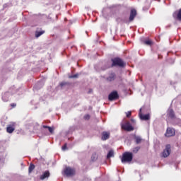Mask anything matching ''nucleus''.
<instances>
[{
	"instance_id": "nucleus-5",
	"label": "nucleus",
	"mask_w": 181,
	"mask_h": 181,
	"mask_svg": "<svg viewBox=\"0 0 181 181\" xmlns=\"http://www.w3.org/2000/svg\"><path fill=\"white\" fill-rule=\"evenodd\" d=\"M175 129L170 128V127H168L165 136H168L169 138L170 136H175Z\"/></svg>"
},
{
	"instance_id": "nucleus-21",
	"label": "nucleus",
	"mask_w": 181,
	"mask_h": 181,
	"mask_svg": "<svg viewBox=\"0 0 181 181\" xmlns=\"http://www.w3.org/2000/svg\"><path fill=\"white\" fill-rule=\"evenodd\" d=\"M35 169V165L30 164L28 168L29 173L32 172Z\"/></svg>"
},
{
	"instance_id": "nucleus-30",
	"label": "nucleus",
	"mask_w": 181,
	"mask_h": 181,
	"mask_svg": "<svg viewBox=\"0 0 181 181\" xmlns=\"http://www.w3.org/2000/svg\"><path fill=\"white\" fill-rule=\"evenodd\" d=\"M131 121H132V122H135V120L133 119H132Z\"/></svg>"
},
{
	"instance_id": "nucleus-19",
	"label": "nucleus",
	"mask_w": 181,
	"mask_h": 181,
	"mask_svg": "<svg viewBox=\"0 0 181 181\" xmlns=\"http://www.w3.org/2000/svg\"><path fill=\"white\" fill-rule=\"evenodd\" d=\"M13 131H15V128L11 127V126L7 127L6 132L8 134H12L13 132Z\"/></svg>"
},
{
	"instance_id": "nucleus-6",
	"label": "nucleus",
	"mask_w": 181,
	"mask_h": 181,
	"mask_svg": "<svg viewBox=\"0 0 181 181\" xmlns=\"http://www.w3.org/2000/svg\"><path fill=\"white\" fill-rule=\"evenodd\" d=\"M167 117L168 118H170L171 119H174V118H176V115L175 114V111H173V109L169 108L167 111Z\"/></svg>"
},
{
	"instance_id": "nucleus-11",
	"label": "nucleus",
	"mask_w": 181,
	"mask_h": 181,
	"mask_svg": "<svg viewBox=\"0 0 181 181\" xmlns=\"http://www.w3.org/2000/svg\"><path fill=\"white\" fill-rule=\"evenodd\" d=\"M50 176V173L49 171H45L42 175L40 177V180H45V179H47Z\"/></svg>"
},
{
	"instance_id": "nucleus-14",
	"label": "nucleus",
	"mask_w": 181,
	"mask_h": 181,
	"mask_svg": "<svg viewBox=\"0 0 181 181\" xmlns=\"http://www.w3.org/2000/svg\"><path fill=\"white\" fill-rule=\"evenodd\" d=\"M116 78V75L115 73H112L109 75V76L107 78V81H114Z\"/></svg>"
},
{
	"instance_id": "nucleus-15",
	"label": "nucleus",
	"mask_w": 181,
	"mask_h": 181,
	"mask_svg": "<svg viewBox=\"0 0 181 181\" xmlns=\"http://www.w3.org/2000/svg\"><path fill=\"white\" fill-rule=\"evenodd\" d=\"M135 143L136 145H139L142 142V138L139 136L134 135Z\"/></svg>"
},
{
	"instance_id": "nucleus-25",
	"label": "nucleus",
	"mask_w": 181,
	"mask_h": 181,
	"mask_svg": "<svg viewBox=\"0 0 181 181\" xmlns=\"http://www.w3.org/2000/svg\"><path fill=\"white\" fill-rule=\"evenodd\" d=\"M62 151H66V149H67V144H65L62 148Z\"/></svg>"
},
{
	"instance_id": "nucleus-12",
	"label": "nucleus",
	"mask_w": 181,
	"mask_h": 181,
	"mask_svg": "<svg viewBox=\"0 0 181 181\" xmlns=\"http://www.w3.org/2000/svg\"><path fill=\"white\" fill-rule=\"evenodd\" d=\"M110 138V132H103L102 133V141H107Z\"/></svg>"
},
{
	"instance_id": "nucleus-18",
	"label": "nucleus",
	"mask_w": 181,
	"mask_h": 181,
	"mask_svg": "<svg viewBox=\"0 0 181 181\" xmlns=\"http://www.w3.org/2000/svg\"><path fill=\"white\" fill-rule=\"evenodd\" d=\"M142 43H144V45H146L147 46H151V45L153 44L151 40H141Z\"/></svg>"
},
{
	"instance_id": "nucleus-9",
	"label": "nucleus",
	"mask_w": 181,
	"mask_h": 181,
	"mask_svg": "<svg viewBox=\"0 0 181 181\" xmlns=\"http://www.w3.org/2000/svg\"><path fill=\"white\" fill-rule=\"evenodd\" d=\"M64 173L66 176H73V175H74V170H73L70 167H68L65 169Z\"/></svg>"
},
{
	"instance_id": "nucleus-24",
	"label": "nucleus",
	"mask_w": 181,
	"mask_h": 181,
	"mask_svg": "<svg viewBox=\"0 0 181 181\" xmlns=\"http://www.w3.org/2000/svg\"><path fill=\"white\" fill-rule=\"evenodd\" d=\"M77 77H78V74H74L73 76H70L69 78H77Z\"/></svg>"
},
{
	"instance_id": "nucleus-16",
	"label": "nucleus",
	"mask_w": 181,
	"mask_h": 181,
	"mask_svg": "<svg viewBox=\"0 0 181 181\" xmlns=\"http://www.w3.org/2000/svg\"><path fill=\"white\" fill-rule=\"evenodd\" d=\"M43 128L47 129L50 134H54V127H50L49 126H43Z\"/></svg>"
},
{
	"instance_id": "nucleus-1",
	"label": "nucleus",
	"mask_w": 181,
	"mask_h": 181,
	"mask_svg": "<svg viewBox=\"0 0 181 181\" xmlns=\"http://www.w3.org/2000/svg\"><path fill=\"white\" fill-rule=\"evenodd\" d=\"M132 159H134V154L131 152H124L122 157V163H129L132 162Z\"/></svg>"
},
{
	"instance_id": "nucleus-27",
	"label": "nucleus",
	"mask_w": 181,
	"mask_h": 181,
	"mask_svg": "<svg viewBox=\"0 0 181 181\" xmlns=\"http://www.w3.org/2000/svg\"><path fill=\"white\" fill-rule=\"evenodd\" d=\"M127 118H129V117H131V112H128V113L127 114Z\"/></svg>"
},
{
	"instance_id": "nucleus-3",
	"label": "nucleus",
	"mask_w": 181,
	"mask_h": 181,
	"mask_svg": "<svg viewBox=\"0 0 181 181\" xmlns=\"http://www.w3.org/2000/svg\"><path fill=\"white\" fill-rule=\"evenodd\" d=\"M122 129L131 132V131H134V127L131 125L129 122L126 121L124 124H122Z\"/></svg>"
},
{
	"instance_id": "nucleus-8",
	"label": "nucleus",
	"mask_w": 181,
	"mask_h": 181,
	"mask_svg": "<svg viewBox=\"0 0 181 181\" xmlns=\"http://www.w3.org/2000/svg\"><path fill=\"white\" fill-rule=\"evenodd\" d=\"M139 115L141 118V119H143L144 121H148L151 117L149 116V114L147 115H142V108L140 109Z\"/></svg>"
},
{
	"instance_id": "nucleus-29",
	"label": "nucleus",
	"mask_w": 181,
	"mask_h": 181,
	"mask_svg": "<svg viewBox=\"0 0 181 181\" xmlns=\"http://www.w3.org/2000/svg\"><path fill=\"white\" fill-rule=\"evenodd\" d=\"M11 107H16V104L15 103L11 104Z\"/></svg>"
},
{
	"instance_id": "nucleus-2",
	"label": "nucleus",
	"mask_w": 181,
	"mask_h": 181,
	"mask_svg": "<svg viewBox=\"0 0 181 181\" xmlns=\"http://www.w3.org/2000/svg\"><path fill=\"white\" fill-rule=\"evenodd\" d=\"M112 67H114V66H119V67H124L125 66V63L122 59L119 58H115L114 59H112Z\"/></svg>"
},
{
	"instance_id": "nucleus-23",
	"label": "nucleus",
	"mask_w": 181,
	"mask_h": 181,
	"mask_svg": "<svg viewBox=\"0 0 181 181\" xmlns=\"http://www.w3.org/2000/svg\"><path fill=\"white\" fill-rule=\"evenodd\" d=\"M141 149V147L139 146H137V147H135L133 148V152L134 153H138V151Z\"/></svg>"
},
{
	"instance_id": "nucleus-17",
	"label": "nucleus",
	"mask_w": 181,
	"mask_h": 181,
	"mask_svg": "<svg viewBox=\"0 0 181 181\" xmlns=\"http://www.w3.org/2000/svg\"><path fill=\"white\" fill-rule=\"evenodd\" d=\"M110 158H114V151L113 150H110L107 155V159H110Z\"/></svg>"
},
{
	"instance_id": "nucleus-13",
	"label": "nucleus",
	"mask_w": 181,
	"mask_h": 181,
	"mask_svg": "<svg viewBox=\"0 0 181 181\" xmlns=\"http://www.w3.org/2000/svg\"><path fill=\"white\" fill-rule=\"evenodd\" d=\"M59 86L62 88L64 87H70L71 86V83L63 81L59 83Z\"/></svg>"
},
{
	"instance_id": "nucleus-4",
	"label": "nucleus",
	"mask_w": 181,
	"mask_h": 181,
	"mask_svg": "<svg viewBox=\"0 0 181 181\" xmlns=\"http://www.w3.org/2000/svg\"><path fill=\"white\" fill-rule=\"evenodd\" d=\"M170 144H167L165 146V149L162 153L163 158H168L170 155Z\"/></svg>"
},
{
	"instance_id": "nucleus-31",
	"label": "nucleus",
	"mask_w": 181,
	"mask_h": 181,
	"mask_svg": "<svg viewBox=\"0 0 181 181\" xmlns=\"http://www.w3.org/2000/svg\"><path fill=\"white\" fill-rule=\"evenodd\" d=\"M12 127H15V123H12Z\"/></svg>"
},
{
	"instance_id": "nucleus-10",
	"label": "nucleus",
	"mask_w": 181,
	"mask_h": 181,
	"mask_svg": "<svg viewBox=\"0 0 181 181\" xmlns=\"http://www.w3.org/2000/svg\"><path fill=\"white\" fill-rule=\"evenodd\" d=\"M136 16V10L132 9L130 12L129 21L132 22V21L135 19Z\"/></svg>"
},
{
	"instance_id": "nucleus-28",
	"label": "nucleus",
	"mask_w": 181,
	"mask_h": 181,
	"mask_svg": "<svg viewBox=\"0 0 181 181\" xmlns=\"http://www.w3.org/2000/svg\"><path fill=\"white\" fill-rule=\"evenodd\" d=\"M109 68H110V66H105V68H103L102 70H107V69H109Z\"/></svg>"
},
{
	"instance_id": "nucleus-7",
	"label": "nucleus",
	"mask_w": 181,
	"mask_h": 181,
	"mask_svg": "<svg viewBox=\"0 0 181 181\" xmlns=\"http://www.w3.org/2000/svg\"><path fill=\"white\" fill-rule=\"evenodd\" d=\"M117 98H118V92L117 91L112 92L108 96V100L110 101H114V100H117Z\"/></svg>"
},
{
	"instance_id": "nucleus-20",
	"label": "nucleus",
	"mask_w": 181,
	"mask_h": 181,
	"mask_svg": "<svg viewBox=\"0 0 181 181\" xmlns=\"http://www.w3.org/2000/svg\"><path fill=\"white\" fill-rule=\"evenodd\" d=\"M43 33H45V31H36L35 32V37H40V36H42V35H43Z\"/></svg>"
},
{
	"instance_id": "nucleus-26",
	"label": "nucleus",
	"mask_w": 181,
	"mask_h": 181,
	"mask_svg": "<svg viewBox=\"0 0 181 181\" xmlns=\"http://www.w3.org/2000/svg\"><path fill=\"white\" fill-rule=\"evenodd\" d=\"M85 119H88L90 118V115H86L84 117Z\"/></svg>"
},
{
	"instance_id": "nucleus-32",
	"label": "nucleus",
	"mask_w": 181,
	"mask_h": 181,
	"mask_svg": "<svg viewBox=\"0 0 181 181\" xmlns=\"http://www.w3.org/2000/svg\"><path fill=\"white\" fill-rule=\"evenodd\" d=\"M0 160H1V158H0Z\"/></svg>"
},
{
	"instance_id": "nucleus-22",
	"label": "nucleus",
	"mask_w": 181,
	"mask_h": 181,
	"mask_svg": "<svg viewBox=\"0 0 181 181\" xmlns=\"http://www.w3.org/2000/svg\"><path fill=\"white\" fill-rule=\"evenodd\" d=\"M177 19H178V21H181V8L178 11V13L177 15Z\"/></svg>"
}]
</instances>
